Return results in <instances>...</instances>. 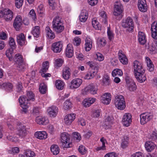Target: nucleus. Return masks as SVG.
<instances>
[{
	"label": "nucleus",
	"mask_w": 157,
	"mask_h": 157,
	"mask_svg": "<svg viewBox=\"0 0 157 157\" xmlns=\"http://www.w3.org/2000/svg\"><path fill=\"white\" fill-rule=\"evenodd\" d=\"M134 73L135 77L140 82L142 83L146 79L144 74L145 70L143 68V63L137 60H135L133 63Z\"/></svg>",
	"instance_id": "nucleus-1"
},
{
	"label": "nucleus",
	"mask_w": 157,
	"mask_h": 157,
	"mask_svg": "<svg viewBox=\"0 0 157 157\" xmlns=\"http://www.w3.org/2000/svg\"><path fill=\"white\" fill-rule=\"evenodd\" d=\"M27 97L23 96L20 97L19 98V101L20 105L23 109L22 112L24 113H26L28 111V101L30 100L34 101V94L32 91H29L27 92Z\"/></svg>",
	"instance_id": "nucleus-2"
},
{
	"label": "nucleus",
	"mask_w": 157,
	"mask_h": 157,
	"mask_svg": "<svg viewBox=\"0 0 157 157\" xmlns=\"http://www.w3.org/2000/svg\"><path fill=\"white\" fill-rule=\"evenodd\" d=\"M53 30L57 34L60 33L64 30V27L59 17L54 18L52 23Z\"/></svg>",
	"instance_id": "nucleus-3"
},
{
	"label": "nucleus",
	"mask_w": 157,
	"mask_h": 157,
	"mask_svg": "<svg viewBox=\"0 0 157 157\" xmlns=\"http://www.w3.org/2000/svg\"><path fill=\"white\" fill-rule=\"evenodd\" d=\"M114 104L118 109L123 110L125 107V103L124 97L121 95H117L115 97Z\"/></svg>",
	"instance_id": "nucleus-4"
},
{
	"label": "nucleus",
	"mask_w": 157,
	"mask_h": 157,
	"mask_svg": "<svg viewBox=\"0 0 157 157\" xmlns=\"http://www.w3.org/2000/svg\"><path fill=\"white\" fill-rule=\"evenodd\" d=\"M122 25L123 27L127 28V30L129 32L133 30L134 25L132 20L130 17L123 21Z\"/></svg>",
	"instance_id": "nucleus-5"
},
{
	"label": "nucleus",
	"mask_w": 157,
	"mask_h": 157,
	"mask_svg": "<svg viewBox=\"0 0 157 157\" xmlns=\"http://www.w3.org/2000/svg\"><path fill=\"white\" fill-rule=\"evenodd\" d=\"M97 91L98 88L96 85L91 83L87 86L82 90V94L85 95L87 94L94 95L97 94Z\"/></svg>",
	"instance_id": "nucleus-6"
},
{
	"label": "nucleus",
	"mask_w": 157,
	"mask_h": 157,
	"mask_svg": "<svg viewBox=\"0 0 157 157\" xmlns=\"http://www.w3.org/2000/svg\"><path fill=\"white\" fill-rule=\"evenodd\" d=\"M63 44L61 41H58L52 43L51 45V50L54 53H60L63 49Z\"/></svg>",
	"instance_id": "nucleus-7"
},
{
	"label": "nucleus",
	"mask_w": 157,
	"mask_h": 157,
	"mask_svg": "<svg viewBox=\"0 0 157 157\" xmlns=\"http://www.w3.org/2000/svg\"><path fill=\"white\" fill-rule=\"evenodd\" d=\"M140 122L141 124H144L152 118V114L149 112H145L140 115Z\"/></svg>",
	"instance_id": "nucleus-8"
},
{
	"label": "nucleus",
	"mask_w": 157,
	"mask_h": 157,
	"mask_svg": "<svg viewBox=\"0 0 157 157\" xmlns=\"http://www.w3.org/2000/svg\"><path fill=\"white\" fill-rule=\"evenodd\" d=\"M61 141L64 147L66 148L70 147V144L69 142L70 138L69 134L66 132H63L61 134Z\"/></svg>",
	"instance_id": "nucleus-9"
},
{
	"label": "nucleus",
	"mask_w": 157,
	"mask_h": 157,
	"mask_svg": "<svg viewBox=\"0 0 157 157\" xmlns=\"http://www.w3.org/2000/svg\"><path fill=\"white\" fill-rule=\"evenodd\" d=\"M82 80L79 78H76L72 80L71 82L70 89L74 90L78 88L82 83Z\"/></svg>",
	"instance_id": "nucleus-10"
},
{
	"label": "nucleus",
	"mask_w": 157,
	"mask_h": 157,
	"mask_svg": "<svg viewBox=\"0 0 157 157\" xmlns=\"http://www.w3.org/2000/svg\"><path fill=\"white\" fill-rule=\"evenodd\" d=\"M22 24V20L21 16H17L13 23V26L15 29L17 31H19Z\"/></svg>",
	"instance_id": "nucleus-11"
},
{
	"label": "nucleus",
	"mask_w": 157,
	"mask_h": 157,
	"mask_svg": "<svg viewBox=\"0 0 157 157\" xmlns=\"http://www.w3.org/2000/svg\"><path fill=\"white\" fill-rule=\"evenodd\" d=\"M123 125L126 127L129 126L132 122V116L129 113H125L123 116L122 118Z\"/></svg>",
	"instance_id": "nucleus-12"
},
{
	"label": "nucleus",
	"mask_w": 157,
	"mask_h": 157,
	"mask_svg": "<svg viewBox=\"0 0 157 157\" xmlns=\"http://www.w3.org/2000/svg\"><path fill=\"white\" fill-rule=\"evenodd\" d=\"M102 102L105 105H108L110 102L111 100V96L110 93H105L101 97Z\"/></svg>",
	"instance_id": "nucleus-13"
},
{
	"label": "nucleus",
	"mask_w": 157,
	"mask_h": 157,
	"mask_svg": "<svg viewBox=\"0 0 157 157\" xmlns=\"http://www.w3.org/2000/svg\"><path fill=\"white\" fill-rule=\"evenodd\" d=\"M114 15L118 16L121 14L122 12L123 6L121 4L118 2H116L114 5Z\"/></svg>",
	"instance_id": "nucleus-14"
},
{
	"label": "nucleus",
	"mask_w": 157,
	"mask_h": 157,
	"mask_svg": "<svg viewBox=\"0 0 157 157\" xmlns=\"http://www.w3.org/2000/svg\"><path fill=\"white\" fill-rule=\"evenodd\" d=\"M137 6L141 12H145L147 11V6L145 0H139Z\"/></svg>",
	"instance_id": "nucleus-15"
},
{
	"label": "nucleus",
	"mask_w": 157,
	"mask_h": 157,
	"mask_svg": "<svg viewBox=\"0 0 157 157\" xmlns=\"http://www.w3.org/2000/svg\"><path fill=\"white\" fill-rule=\"evenodd\" d=\"M4 16L3 17L5 20L7 21H10L13 18V13L10 9H4Z\"/></svg>",
	"instance_id": "nucleus-16"
},
{
	"label": "nucleus",
	"mask_w": 157,
	"mask_h": 157,
	"mask_svg": "<svg viewBox=\"0 0 157 157\" xmlns=\"http://www.w3.org/2000/svg\"><path fill=\"white\" fill-rule=\"evenodd\" d=\"M119 59L120 61L123 64H127L128 62V60L126 55L121 50H119L118 52Z\"/></svg>",
	"instance_id": "nucleus-17"
},
{
	"label": "nucleus",
	"mask_w": 157,
	"mask_h": 157,
	"mask_svg": "<svg viewBox=\"0 0 157 157\" xmlns=\"http://www.w3.org/2000/svg\"><path fill=\"white\" fill-rule=\"evenodd\" d=\"M62 75L63 78L65 80H68L70 78L71 75V69L67 66L63 67L62 70Z\"/></svg>",
	"instance_id": "nucleus-18"
},
{
	"label": "nucleus",
	"mask_w": 157,
	"mask_h": 157,
	"mask_svg": "<svg viewBox=\"0 0 157 157\" xmlns=\"http://www.w3.org/2000/svg\"><path fill=\"white\" fill-rule=\"evenodd\" d=\"M49 115L51 117H55L58 111V108L55 106L49 107L47 110Z\"/></svg>",
	"instance_id": "nucleus-19"
},
{
	"label": "nucleus",
	"mask_w": 157,
	"mask_h": 157,
	"mask_svg": "<svg viewBox=\"0 0 157 157\" xmlns=\"http://www.w3.org/2000/svg\"><path fill=\"white\" fill-rule=\"evenodd\" d=\"M17 39L18 44L21 46L26 44V41L24 35L21 33L17 36Z\"/></svg>",
	"instance_id": "nucleus-20"
},
{
	"label": "nucleus",
	"mask_w": 157,
	"mask_h": 157,
	"mask_svg": "<svg viewBox=\"0 0 157 157\" xmlns=\"http://www.w3.org/2000/svg\"><path fill=\"white\" fill-rule=\"evenodd\" d=\"M36 121L39 124L46 125L48 123L49 120L47 117H38L36 118Z\"/></svg>",
	"instance_id": "nucleus-21"
},
{
	"label": "nucleus",
	"mask_w": 157,
	"mask_h": 157,
	"mask_svg": "<svg viewBox=\"0 0 157 157\" xmlns=\"http://www.w3.org/2000/svg\"><path fill=\"white\" fill-rule=\"evenodd\" d=\"M35 136L40 140L46 139L47 137V134L45 131H37L34 134Z\"/></svg>",
	"instance_id": "nucleus-22"
},
{
	"label": "nucleus",
	"mask_w": 157,
	"mask_h": 157,
	"mask_svg": "<svg viewBox=\"0 0 157 157\" xmlns=\"http://www.w3.org/2000/svg\"><path fill=\"white\" fill-rule=\"evenodd\" d=\"M73 48L71 44H68L66 49V56L68 58H71L73 56Z\"/></svg>",
	"instance_id": "nucleus-23"
},
{
	"label": "nucleus",
	"mask_w": 157,
	"mask_h": 157,
	"mask_svg": "<svg viewBox=\"0 0 157 157\" xmlns=\"http://www.w3.org/2000/svg\"><path fill=\"white\" fill-rule=\"evenodd\" d=\"M113 121L114 118L112 116H108L105 120L104 125L106 126L107 128H109L113 124Z\"/></svg>",
	"instance_id": "nucleus-24"
},
{
	"label": "nucleus",
	"mask_w": 157,
	"mask_h": 157,
	"mask_svg": "<svg viewBox=\"0 0 157 157\" xmlns=\"http://www.w3.org/2000/svg\"><path fill=\"white\" fill-rule=\"evenodd\" d=\"M92 40L90 38L87 37L85 40V49L86 51H89L92 47Z\"/></svg>",
	"instance_id": "nucleus-25"
},
{
	"label": "nucleus",
	"mask_w": 157,
	"mask_h": 157,
	"mask_svg": "<svg viewBox=\"0 0 157 157\" xmlns=\"http://www.w3.org/2000/svg\"><path fill=\"white\" fill-rule=\"evenodd\" d=\"M138 39L140 43L142 44H144L146 41V36L145 34L141 32H139L138 33Z\"/></svg>",
	"instance_id": "nucleus-26"
},
{
	"label": "nucleus",
	"mask_w": 157,
	"mask_h": 157,
	"mask_svg": "<svg viewBox=\"0 0 157 157\" xmlns=\"http://www.w3.org/2000/svg\"><path fill=\"white\" fill-rule=\"evenodd\" d=\"M80 21L83 22L86 21L88 17V14L87 11L85 10H82L79 16Z\"/></svg>",
	"instance_id": "nucleus-27"
},
{
	"label": "nucleus",
	"mask_w": 157,
	"mask_h": 157,
	"mask_svg": "<svg viewBox=\"0 0 157 157\" xmlns=\"http://www.w3.org/2000/svg\"><path fill=\"white\" fill-rule=\"evenodd\" d=\"M45 30L47 36L48 38L53 39L55 38V35L54 33L53 32L49 27L47 26L45 28Z\"/></svg>",
	"instance_id": "nucleus-28"
},
{
	"label": "nucleus",
	"mask_w": 157,
	"mask_h": 157,
	"mask_svg": "<svg viewBox=\"0 0 157 157\" xmlns=\"http://www.w3.org/2000/svg\"><path fill=\"white\" fill-rule=\"evenodd\" d=\"M145 147L147 151L151 152L155 148V145L151 142L147 141L145 143Z\"/></svg>",
	"instance_id": "nucleus-29"
},
{
	"label": "nucleus",
	"mask_w": 157,
	"mask_h": 157,
	"mask_svg": "<svg viewBox=\"0 0 157 157\" xmlns=\"http://www.w3.org/2000/svg\"><path fill=\"white\" fill-rule=\"evenodd\" d=\"M17 134L21 137H24L27 134L26 127L25 126H21L19 128Z\"/></svg>",
	"instance_id": "nucleus-30"
},
{
	"label": "nucleus",
	"mask_w": 157,
	"mask_h": 157,
	"mask_svg": "<svg viewBox=\"0 0 157 157\" xmlns=\"http://www.w3.org/2000/svg\"><path fill=\"white\" fill-rule=\"evenodd\" d=\"M31 33L34 37L37 38L39 37L40 33V27L36 26L33 27Z\"/></svg>",
	"instance_id": "nucleus-31"
},
{
	"label": "nucleus",
	"mask_w": 157,
	"mask_h": 157,
	"mask_svg": "<svg viewBox=\"0 0 157 157\" xmlns=\"http://www.w3.org/2000/svg\"><path fill=\"white\" fill-rule=\"evenodd\" d=\"M0 87L4 88L7 91H11L13 88V85L12 84L9 83H4L0 85Z\"/></svg>",
	"instance_id": "nucleus-32"
},
{
	"label": "nucleus",
	"mask_w": 157,
	"mask_h": 157,
	"mask_svg": "<svg viewBox=\"0 0 157 157\" xmlns=\"http://www.w3.org/2000/svg\"><path fill=\"white\" fill-rule=\"evenodd\" d=\"M145 60L147 64V69L150 71H152L154 69V66L152 61L148 57H146Z\"/></svg>",
	"instance_id": "nucleus-33"
},
{
	"label": "nucleus",
	"mask_w": 157,
	"mask_h": 157,
	"mask_svg": "<svg viewBox=\"0 0 157 157\" xmlns=\"http://www.w3.org/2000/svg\"><path fill=\"white\" fill-rule=\"evenodd\" d=\"M51 151L54 155H57L59 152V148L58 146L55 144L52 145L51 147Z\"/></svg>",
	"instance_id": "nucleus-34"
},
{
	"label": "nucleus",
	"mask_w": 157,
	"mask_h": 157,
	"mask_svg": "<svg viewBox=\"0 0 157 157\" xmlns=\"http://www.w3.org/2000/svg\"><path fill=\"white\" fill-rule=\"evenodd\" d=\"M102 83L105 86H108L111 84L109 77L108 75L105 74L102 78Z\"/></svg>",
	"instance_id": "nucleus-35"
},
{
	"label": "nucleus",
	"mask_w": 157,
	"mask_h": 157,
	"mask_svg": "<svg viewBox=\"0 0 157 157\" xmlns=\"http://www.w3.org/2000/svg\"><path fill=\"white\" fill-rule=\"evenodd\" d=\"M128 137L127 136H124L122 139L121 143V146L122 148H124L127 147L129 144Z\"/></svg>",
	"instance_id": "nucleus-36"
},
{
	"label": "nucleus",
	"mask_w": 157,
	"mask_h": 157,
	"mask_svg": "<svg viewBox=\"0 0 157 157\" xmlns=\"http://www.w3.org/2000/svg\"><path fill=\"white\" fill-rule=\"evenodd\" d=\"M64 83L61 80H57L56 82L55 85L56 88L59 90L63 89L64 86Z\"/></svg>",
	"instance_id": "nucleus-37"
},
{
	"label": "nucleus",
	"mask_w": 157,
	"mask_h": 157,
	"mask_svg": "<svg viewBox=\"0 0 157 157\" xmlns=\"http://www.w3.org/2000/svg\"><path fill=\"white\" fill-rule=\"evenodd\" d=\"M123 75L122 71L118 69H115L112 72V75L113 77H118L122 76Z\"/></svg>",
	"instance_id": "nucleus-38"
},
{
	"label": "nucleus",
	"mask_w": 157,
	"mask_h": 157,
	"mask_svg": "<svg viewBox=\"0 0 157 157\" xmlns=\"http://www.w3.org/2000/svg\"><path fill=\"white\" fill-rule=\"evenodd\" d=\"M106 43L105 39L104 38H98V39L97 44L99 47H102L105 46Z\"/></svg>",
	"instance_id": "nucleus-39"
},
{
	"label": "nucleus",
	"mask_w": 157,
	"mask_h": 157,
	"mask_svg": "<svg viewBox=\"0 0 157 157\" xmlns=\"http://www.w3.org/2000/svg\"><path fill=\"white\" fill-rule=\"evenodd\" d=\"M13 59L17 63H20L23 62L22 56L20 54H16L15 56Z\"/></svg>",
	"instance_id": "nucleus-40"
},
{
	"label": "nucleus",
	"mask_w": 157,
	"mask_h": 157,
	"mask_svg": "<svg viewBox=\"0 0 157 157\" xmlns=\"http://www.w3.org/2000/svg\"><path fill=\"white\" fill-rule=\"evenodd\" d=\"M13 48H10L7 49L6 51V55L10 61H11L12 60V55L13 53Z\"/></svg>",
	"instance_id": "nucleus-41"
},
{
	"label": "nucleus",
	"mask_w": 157,
	"mask_h": 157,
	"mask_svg": "<svg viewBox=\"0 0 157 157\" xmlns=\"http://www.w3.org/2000/svg\"><path fill=\"white\" fill-rule=\"evenodd\" d=\"M47 90V86L44 83H43L40 84L39 90L41 93L43 94H45L46 93Z\"/></svg>",
	"instance_id": "nucleus-42"
},
{
	"label": "nucleus",
	"mask_w": 157,
	"mask_h": 157,
	"mask_svg": "<svg viewBox=\"0 0 157 157\" xmlns=\"http://www.w3.org/2000/svg\"><path fill=\"white\" fill-rule=\"evenodd\" d=\"M96 73V72L93 71L88 72L85 75V78L87 79H91L94 76Z\"/></svg>",
	"instance_id": "nucleus-43"
},
{
	"label": "nucleus",
	"mask_w": 157,
	"mask_h": 157,
	"mask_svg": "<svg viewBox=\"0 0 157 157\" xmlns=\"http://www.w3.org/2000/svg\"><path fill=\"white\" fill-rule=\"evenodd\" d=\"M92 24L93 27L96 30H100L101 27L99 22L95 19H93Z\"/></svg>",
	"instance_id": "nucleus-44"
},
{
	"label": "nucleus",
	"mask_w": 157,
	"mask_h": 157,
	"mask_svg": "<svg viewBox=\"0 0 157 157\" xmlns=\"http://www.w3.org/2000/svg\"><path fill=\"white\" fill-rule=\"evenodd\" d=\"M64 59L61 58H58L55 60V65L56 67H60L63 65Z\"/></svg>",
	"instance_id": "nucleus-45"
},
{
	"label": "nucleus",
	"mask_w": 157,
	"mask_h": 157,
	"mask_svg": "<svg viewBox=\"0 0 157 157\" xmlns=\"http://www.w3.org/2000/svg\"><path fill=\"white\" fill-rule=\"evenodd\" d=\"M100 16L102 19V21L106 24L107 23V15L105 12L104 11L100 10L99 12Z\"/></svg>",
	"instance_id": "nucleus-46"
},
{
	"label": "nucleus",
	"mask_w": 157,
	"mask_h": 157,
	"mask_svg": "<svg viewBox=\"0 0 157 157\" xmlns=\"http://www.w3.org/2000/svg\"><path fill=\"white\" fill-rule=\"evenodd\" d=\"M49 63L47 61H45L43 63V67L41 70V72H46L49 67Z\"/></svg>",
	"instance_id": "nucleus-47"
},
{
	"label": "nucleus",
	"mask_w": 157,
	"mask_h": 157,
	"mask_svg": "<svg viewBox=\"0 0 157 157\" xmlns=\"http://www.w3.org/2000/svg\"><path fill=\"white\" fill-rule=\"evenodd\" d=\"M40 108L38 107H34L31 111V113L34 116H36L40 113Z\"/></svg>",
	"instance_id": "nucleus-48"
},
{
	"label": "nucleus",
	"mask_w": 157,
	"mask_h": 157,
	"mask_svg": "<svg viewBox=\"0 0 157 157\" xmlns=\"http://www.w3.org/2000/svg\"><path fill=\"white\" fill-rule=\"evenodd\" d=\"M25 157H35L36 154L34 152L31 150H26L25 152Z\"/></svg>",
	"instance_id": "nucleus-49"
},
{
	"label": "nucleus",
	"mask_w": 157,
	"mask_h": 157,
	"mask_svg": "<svg viewBox=\"0 0 157 157\" xmlns=\"http://www.w3.org/2000/svg\"><path fill=\"white\" fill-rule=\"evenodd\" d=\"M20 151L19 148L17 147H14L10 148L8 151V152L11 154L17 153Z\"/></svg>",
	"instance_id": "nucleus-50"
},
{
	"label": "nucleus",
	"mask_w": 157,
	"mask_h": 157,
	"mask_svg": "<svg viewBox=\"0 0 157 157\" xmlns=\"http://www.w3.org/2000/svg\"><path fill=\"white\" fill-rule=\"evenodd\" d=\"M29 16L33 20L35 21L36 19V13L34 10L32 9L29 13Z\"/></svg>",
	"instance_id": "nucleus-51"
},
{
	"label": "nucleus",
	"mask_w": 157,
	"mask_h": 157,
	"mask_svg": "<svg viewBox=\"0 0 157 157\" xmlns=\"http://www.w3.org/2000/svg\"><path fill=\"white\" fill-rule=\"evenodd\" d=\"M63 108L65 110L67 109L71 106V103L69 100H67L64 103Z\"/></svg>",
	"instance_id": "nucleus-52"
},
{
	"label": "nucleus",
	"mask_w": 157,
	"mask_h": 157,
	"mask_svg": "<svg viewBox=\"0 0 157 157\" xmlns=\"http://www.w3.org/2000/svg\"><path fill=\"white\" fill-rule=\"evenodd\" d=\"M78 151L82 155H84L86 152V147L83 145H80L78 148Z\"/></svg>",
	"instance_id": "nucleus-53"
},
{
	"label": "nucleus",
	"mask_w": 157,
	"mask_h": 157,
	"mask_svg": "<svg viewBox=\"0 0 157 157\" xmlns=\"http://www.w3.org/2000/svg\"><path fill=\"white\" fill-rule=\"evenodd\" d=\"M24 0H15V4L16 7L17 8H20L23 4Z\"/></svg>",
	"instance_id": "nucleus-54"
},
{
	"label": "nucleus",
	"mask_w": 157,
	"mask_h": 157,
	"mask_svg": "<svg viewBox=\"0 0 157 157\" xmlns=\"http://www.w3.org/2000/svg\"><path fill=\"white\" fill-rule=\"evenodd\" d=\"M128 88L131 91H134L136 90V86L135 83L134 82H130L129 85H128Z\"/></svg>",
	"instance_id": "nucleus-55"
},
{
	"label": "nucleus",
	"mask_w": 157,
	"mask_h": 157,
	"mask_svg": "<svg viewBox=\"0 0 157 157\" xmlns=\"http://www.w3.org/2000/svg\"><path fill=\"white\" fill-rule=\"evenodd\" d=\"M73 134L75 140L79 141L81 140V137L79 133L75 132L73 133Z\"/></svg>",
	"instance_id": "nucleus-56"
},
{
	"label": "nucleus",
	"mask_w": 157,
	"mask_h": 157,
	"mask_svg": "<svg viewBox=\"0 0 157 157\" xmlns=\"http://www.w3.org/2000/svg\"><path fill=\"white\" fill-rule=\"evenodd\" d=\"M107 33L109 39L111 40L113 37V32L111 31L110 28L109 27H107Z\"/></svg>",
	"instance_id": "nucleus-57"
},
{
	"label": "nucleus",
	"mask_w": 157,
	"mask_h": 157,
	"mask_svg": "<svg viewBox=\"0 0 157 157\" xmlns=\"http://www.w3.org/2000/svg\"><path fill=\"white\" fill-rule=\"evenodd\" d=\"M17 64V69L19 71H21L23 70L24 69L25 67V64L23 62L22 63H18Z\"/></svg>",
	"instance_id": "nucleus-58"
},
{
	"label": "nucleus",
	"mask_w": 157,
	"mask_h": 157,
	"mask_svg": "<svg viewBox=\"0 0 157 157\" xmlns=\"http://www.w3.org/2000/svg\"><path fill=\"white\" fill-rule=\"evenodd\" d=\"M73 43L75 45L78 46L81 43V39L78 37H75L73 40Z\"/></svg>",
	"instance_id": "nucleus-59"
},
{
	"label": "nucleus",
	"mask_w": 157,
	"mask_h": 157,
	"mask_svg": "<svg viewBox=\"0 0 157 157\" xmlns=\"http://www.w3.org/2000/svg\"><path fill=\"white\" fill-rule=\"evenodd\" d=\"M96 55L97 57V59L98 61H101L104 59V57L101 53L97 52L96 54Z\"/></svg>",
	"instance_id": "nucleus-60"
},
{
	"label": "nucleus",
	"mask_w": 157,
	"mask_h": 157,
	"mask_svg": "<svg viewBox=\"0 0 157 157\" xmlns=\"http://www.w3.org/2000/svg\"><path fill=\"white\" fill-rule=\"evenodd\" d=\"M9 43L11 48H15V43L14 39L10 37L9 38Z\"/></svg>",
	"instance_id": "nucleus-61"
},
{
	"label": "nucleus",
	"mask_w": 157,
	"mask_h": 157,
	"mask_svg": "<svg viewBox=\"0 0 157 157\" xmlns=\"http://www.w3.org/2000/svg\"><path fill=\"white\" fill-rule=\"evenodd\" d=\"M101 111L100 110H95L93 113L92 116L94 117H98L100 115Z\"/></svg>",
	"instance_id": "nucleus-62"
},
{
	"label": "nucleus",
	"mask_w": 157,
	"mask_h": 157,
	"mask_svg": "<svg viewBox=\"0 0 157 157\" xmlns=\"http://www.w3.org/2000/svg\"><path fill=\"white\" fill-rule=\"evenodd\" d=\"M144 156L143 153L140 152H136L131 155V157H144Z\"/></svg>",
	"instance_id": "nucleus-63"
},
{
	"label": "nucleus",
	"mask_w": 157,
	"mask_h": 157,
	"mask_svg": "<svg viewBox=\"0 0 157 157\" xmlns=\"http://www.w3.org/2000/svg\"><path fill=\"white\" fill-rule=\"evenodd\" d=\"M151 31H153V30H157V21H154L152 23L151 26Z\"/></svg>",
	"instance_id": "nucleus-64"
}]
</instances>
